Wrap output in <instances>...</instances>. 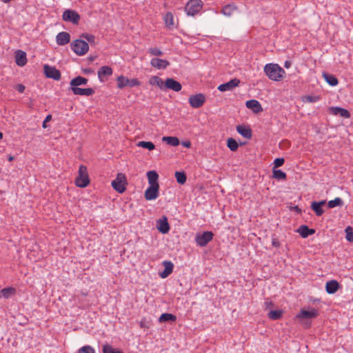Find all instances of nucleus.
<instances>
[{"mask_svg": "<svg viewBox=\"0 0 353 353\" xmlns=\"http://www.w3.org/2000/svg\"><path fill=\"white\" fill-rule=\"evenodd\" d=\"M264 72L270 79L279 81L283 78L285 70L276 63H268L264 67Z\"/></svg>", "mask_w": 353, "mask_h": 353, "instance_id": "nucleus-1", "label": "nucleus"}, {"mask_svg": "<svg viewBox=\"0 0 353 353\" xmlns=\"http://www.w3.org/2000/svg\"><path fill=\"white\" fill-rule=\"evenodd\" d=\"M148 183L149 187L145 191V198L148 201L156 199L159 194L158 178H148Z\"/></svg>", "mask_w": 353, "mask_h": 353, "instance_id": "nucleus-2", "label": "nucleus"}, {"mask_svg": "<svg viewBox=\"0 0 353 353\" xmlns=\"http://www.w3.org/2000/svg\"><path fill=\"white\" fill-rule=\"evenodd\" d=\"M70 46L73 52L79 56L85 54L89 50L88 43L81 39H76L72 41Z\"/></svg>", "mask_w": 353, "mask_h": 353, "instance_id": "nucleus-3", "label": "nucleus"}, {"mask_svg": "<svg viewBox=\"0 0 353 353\" xmlns=\"http://www.w3.org/2000/svg\"><path fill=\"white\" fill-rule=\"evenodd\" d=\"M201 0H190L185 6V12L189 16H195L202 8Z\"/></svg>", "mask_w": 353, "mask_h": 353, "instance_id": "nucleus-4", "label": "nucleus"}, {"mask_svg": "<svg viewBox=\"0 0 353 353\" xmlns=\"http://www.w3.org/2000/svg\"><path fill=\"white\" fill-rule=\"evenodd\" d=\"M213 236L214 234L212 232L206 231L201 234H197L195 237V241L200 247H204L212 240Z\"/></svg>", "mask_w": 353, "mask_h": 353, "instance_id": "nucleus-5", "label": "nucleus"}, {"mask_svg": "<svg viewBox=\"0 0 353 353\" xmlns=\"http://www.w3.org/2000/svg\"><path fill=\"white\" fill-rule=\"evenodd\" d=\"M117 87L120 89H122L126 86H129L130 88L138 86L140 85V82L137 79H129L124 76H119L117 79Z\"/></svg>", "mask_w": 353, "mask_h": 353, "instance_id": "nucleus-6", "label": "nucleus"}, {"mask_svg": "<svg viewBox=\"0 0 353 353\" xmlns=\"http://www.w3.org/2000/svg\"><path fill=\"white\" fill-rule=\"evenodd\" d=\"M62 19L66 22H70L73 24L77 25L81 17L77 11L68 9L63 12Z\"/></svg>", "mask_w": 353, "mask_h": 353, "instance_id": "nucleus-7", "label": "nucleus"}, {"mask_svg": "<svg viewBox=\"0 0 353 353\" xmlns=\"http://www.w3.org/2000/svg\"><path fill=\"white\" fill-rule=\"evenodd\" d=\"M205 101V96L202 93L192 95L189 98V103L194 108H199L203 106Z\"/></svg>", "mask_w": 353, "mask_h": 353, "instance_id": "nucleus-8", "label": "nucleus"}, {"mask_svg": "<svg viewBox=\"0 0 353 353\" xmlns=\"http://www.w3.org/2000/svg\"><path fill=\"white\" fill-rule=\"evenodd\" d=\"M128 184L126 178H115L111 183L114 190L119 193H123Z\"/></svg>", "mask_w": 353, "mask_h": 353, "instance_id": "nucleus-9", "label": "nucleus"}, {"mask_svg": "<svg viewBox=\"0 0 353 353\" xmlns=\"http://www.w3.org/2000/svg\"><path fill=\"white\" fill-rule=\"evenodd\" d=\"M43 71L46 77L48 78L57 81L61 79V72L55 67L46 64L43 66Z\"/></svg>", "mask_w": 353, "mask_h": 353, "instance_id": "nucleus-10", "label": "nucleus"}, {"mask_svg": "<svg viewBox=\"0 0 353 353\" xmlns=\"http://www.w3.org/2000/svg\"><path fill=\"white\" fill-rule=\"evenodd\" d=\"M239 83L240 80L234 78L227 83L219 85L217 89L221 92L231 91L236 87L239 86Z\"/></svg>", "mask_w": 353, "mask_h": 353, "instance_id": "nucleus-11", "label": "nucleus"}, {"mask_svg": "<svg viewBox=\"0 0 353 353\" xmlns=\"http://www.w3.org/2000/svg\"><path fill=\"white\" fill-rule=\"evenodd\" d=\"M181 88V84L172 78H168L164 82V90L169 89L174 92H179Z\"/></svg>", "mask_w": 353, "mask_h": 353, "instance_id": "nucleus-12", "label": "nucleus"}, {"mask_svg": "<svg viewBox=\"0 0 353 353\" xmlns=\"http://www.w3.org/2000/svg\"><path fill=\"white\" fill-rule=\"evenodd\" d=\"M319 315V310L314 308H310L309 310H301L299 314H296V318L301 319H312L316 318Z\"/></svg>", "mask_w": 353, "mask_h": 353, "instance_id": "nucleus-13", "label": "nucleus"}, {"mask_svg": "<svg viewBox=\"0 0 353 353\" xmlns=\"http://www.w3.org/2000/svg\"><path fill=\"white\" fill-rule=\"evenodd\" d=\"M245 105L248 108L252 110L254 113H259L263 111L261 103L255 99L247 101Z\"/></svg>", "mask_w": 353, "mask_h": 353, "instance_id": "nucleus-14", "label": "nucleus"}, {"mask_svg": "<svg viewBox=\"0 0 353 353\" xmlns=\"http://www.w3.org/2000/svg\"><path fill=\"white\" fill-rule=\"evenodd\" d=\"M70 41V35L67 32H61L56 37L57 43L59 46H64Z\"/></svg>", "mask_w": 353, "mask_h": 353, "instance_id": "nucleus-15", "label": "nucleus"}, {"mask_svg": "<svg viewBox=\"0 0 353 353\" xmlns=\"http://www.w3.org/2000/svg\"><path fill=\"white\" fill-rule=\"evenodd\" d=\"M157 229L162 234H167L170 231V225L165 216L157 221Z\"/></svg>", "mask_w": 353, "mask_h": 353, "instance_id": "nucleus-16", "label": "nucleus"}, {"mask_svg": "<svg viewBox=\"0 0 353 353\" xmlns=\"http://www.w3.org/2000/svg\"><path fill=\"white\" fill-rule=\"evenodd\" d=\"M330 112L334 115H339L343 118H350V112L346 109L340 107H331Z\"/></svg>", "mask_w": 353, "mask_h": 353, "instance_id": "nucleus-17", "label": "nucleus"}, {"mask_svg": "<svg viewBox=\"0 0 353 353\" xmlns=\"http://www.w3.org/2000/svg\"><path fill=\"white\" fill-rule=\"evenodd\" d=\"M70 89L72 91L73 94L75 95L91 96L94 93V90L91 88H70Z\"/></svg>", "mask_w": 353, "mask_h": 353, "instance_id": "nucleus-18", "label": "nucleus"}, {"mask_svg": "<svg viewBox=\"0 0 353 353\" xmlns=\"http://www.w3.org/2000/svg\"><path fill=\"white\" fill-rule=\"evenodd\" d=\"M164 266V270L161 272L159 275L162 279L168 277L173 271L174 265L170 261H164L163 262Z\"/></svg>", "mask_w": 353, "mask_h": 353, "instance_id": "nucleus-19", "label": "nucleus"}, {"mask_svg": "<svg viewBox=\"0 0 353 353\" xmlns=\"http://www.w3.org/2000/svg\"><path fill=\"white\" fill-rule=\"evenodd\" d=\"M15 61L17 65L23 66L27 63L26 53L22 50H18L15 52Z\"/></svg>", "mask_w": 353, "mask_h": 353, "instance_id": "nucleus-20", "label": "nucleus"}, {"mask_svg": "<svg viewBox=\"0 0 353 353\" xmlns=\"http://www.w3.org/2000/svg\"><path fill=\"white\" fill-rule=\"evenodd\" d=\"M150 63L152 66L157 69H165L170 65L168 61L158 58L152 59Z\"/></svg>", "mask_w": 353, "mask_h": 353, "instance_id": "nucleus-21", "label": "nucleus"}, {"mask_svg": "<svg viewBox=\"0 0 353 353\" xmlns=\"http://www.w3.org/2000/svg\"><path fill=\"white\" fill-rule=\"evenodd\" d=\"M297 232L301 237L307 238L310 235L314 234L315 233V230L309 228L308 226L305 225H302L298 228Z\"/></svg>", "mask_w": 353, "mask_h": 353, "instance_id": "nucleus-22", "label": "nucleus"}, {"mask_svg": "<svg viewBox=\"0 0 353 353\" xmlns=\"http://www.w3.org/2000/svg\"><path fill=\"white\" fill-rule=\"evenodd\" d=\"M88 79L81 76H78L70 81V88H79V85H85L88 83Z\"/></svg>", "mask_w": 353, "mask_h": 353, "instance_id": "nucleus-23", "label": "nucleus"}, {"mask_svg": "<svg viewBox=\"0 0 353 353\" xmlns=\"http://www.w3.org/2000/svg\"><path fill=\"white\" fill-rule=\"evenodd\" d=\"M236 131L245 139H250L252 137V130L249 127L238 125L236 126Z\"/></svg>", "mask_w": 353, "mask_h": 353, "instance_id": "nucleus-24", "label": "nucleus"}, {"mask_svg": "<svg viewBox=\"0 0 353 353\" xmlns=\"http://www.w3.org/2000/svg\"><path fill=\"white\" fill-rule=\"evenodd\" d=\"M339 288V283L335 280H331L326 283L325 290L328 294L335 293Z\"/></svg>", "mask_w": 353, "mask_h": 353, "instance_id": "nucleus-25", "label": "nucleus"}, {"mask_svg": "<svg viewBox=\"0 0 353 353\" xmlns=\"http://www.w3.org/2000/svg\"><path fill=\"white\" fill-rule=\"evenodd\" d=\"M325 204V201L319 202L313 201L311 204V208L314 210L317 216H321L323 214V210L322 207Z\"/></svg>", "mask_w": 353, "mask_h": 353, "instance_id": "nucleus-26", "label": "nucleus"}, {"mask_svg": "<svg viewBox=\"0 0 353 353\" xmlns=\"http://www.w3.org/2000/svg\"><path fill=\"white\" fill-rule=\"evenodd\" d=\"M98 77L101 81H103V77L110 76L112 74V69L109 66H102L98 70Z\"/></svg>", "mask_w": 353, "mask_h": 353, "instance_id": "nucleus-27", "label": "nucleus"}, {"mask_svg": "<svg viewBox=\"0 0 353 353\" xmlns=\"http://www.w3.org/2000/svg\"><path fill=\"white\" fill-rule=\"evenodd\" d=\"M16 293V289L12 287L5 288L0 291V298L3 297L8 299L10 296Z\"/></svg>", "mask_w": 353, "mask_h": 353, "instance_id": "nucleus-28", "label": "nucleus"}, {"mask_svg": "<svg viewBox=\"0 0 353 353\" xmlns=\"http://www.w3.org/2000/svg\"><path fill=\"white\" fill-rule=\"evenodd\" d=\"M323 77H324L325 81L332 86H335L339 83L337 78L331 74L323 72Z\"/></svg>", "mask_w": 353, "mask_h": 353, "instance_id": "nucleus-29", "label": "nucleus"}, {"mask_svg": "<svg viewBox=\"0 0 353 353\" xmlns=\"http://www.w3.org/2000/svg\"><path fill=\"white\" fill-rule=\"evenodd\" d=\"M176 320V317L175 315L170 313H163L159 318V321L160 323L164 322H174Z\"/></svg>", "mask_w": 353, "mask_h": 353, "instance_id": "nucleus-30", "label": "nucleus"}, {"mask_svg": "<svg viewBox=\"0 0 353 353\" xmlns=\"http://www.w3.org/2000/svg\"><path fill=\"white\" fill-rule=\"evenodd\" d=\"M150 84L157 85L161 90H164V82L157 76H153L149 81Z\"/></svg>", "mask_w": 353, "mask_h": 353, "instance_id": "nucleus-31", "label": "nucleus"}, {"mask_svg": "<svg viewBox=\"0 0 353 353\" xmlns=\"http://www.w3.org/2000/svg\"><path fill=\"white\" fill-rule=\"evenodd\" d=\"M90 183V178H75L74 179V184L79 188H85Z\"/></svg>", "mask_w": 353, "mask_h": 353, "instance_id": "nucleus-32", "label": "nucleus"}, {"mask_svg": "<svg viewBox=\"0 0 353 353\" xmlns=\"http://www.w3.org/2000/svg\"><path fill=\"white\" fill-rule=\"evenodd\" d=\"M162 141L172 146H177L179 145V139L176 137H163Z\"/></svg>", "mask_w": 353, "mask_h": 353, "instance_id": "nucleus-33", "label": "nucleus"}, {"mask_svg": "<svg viewBox=\"0 0 353 353\" xmlns=\"http://www.w3.org/2000/svg\"><path fill=\"white\" fill-rule=\"evenodd\" d=\"M236 10V7L234 4H228L222 8L221 12L228 17H230L232 15L234 11Z\"/></svg>", "mask_w": 353, "mask_h": 353, "instance_id": "nucleus-34", "label": "nucleus"}, {"mask_svg": "<svg viewBox=\"0 0 353 353\" xmlns=\"http://www.w3.org/2000/svg\"><path fill=\"white\" fill-rule=\"evenodd\" d=\"M283 316V311L279 310H270L268 314V316L271 320H279Z\"/></svg>", "mask_w": 353, "mask_h": 353, "instance_id": "nucleus-35", "label": "nucleus"}, {"mask_svg": "<svg viewBox=\"0 0 353 353\" xmlns=\"http://www.w3.org/2000/svg\"><path fill=\"white\" fill-rule=\"evenodd\" d=\"M137 145L138 147L148 149V150H152L155 149V145L151 141H139L137 143Z\"/></svg>", "mask_w": 353, "mask_h": 353, "instance_id": "nucleus-36", "label": "nucleus"}, {"mask_svg": "<svg viewBox=\"0 0 353 353\" xmlns=\"http://www.w3.org/2000/svg\"><path fill=\"white\" fill-rule=\"evenodd\" d=\"M103 353H123V351L114 348L112 345L109 344H105L103 345Z\"/></svg>", "mask_w": 353, "mask_h": 353, "instance_id": "nucleus-37", "label": "nucleus"}, {"mask_svg": "<svg viewBox=\"0 0 353 353\" xmlns=\"http://www.w3.org/2000/svg\"><path fill=\"white\" fill-rule=\"evenodd\" d=\"M227 146L231 151L234 152L237 150L239 144L234 139L229 138L227 141Z\"/></svg>", "mask_w": 353, "mask_h": 353, "instance_id": "nucleus-38", "label": "nucleus"}, {"mask_svg": "<svg viewBox=\"0 0 353 353\" xmlns=\"http://www.w3.org/2000/svg\"><path fill=\"white\" fill-rule=\"evenodd\" d=\"M342 205L343 201L339 197H336L334 200H331L327 203V205L330 208H334L336 206H341Z\"/></svg>", "mask_w": 353, "mask_h": 353, "instance_id": "nucleus-39", "label": "nucleus"}, {"mask_svg": "<svg viewBox=\"0 0 353 353\" xmlns=\"http://www.w3.org/2000/svg\"><path fill=\"white\" fill-rule=\"evenodd\" d=\"M164 21L168 27L172 26L174 25L173 15L171 12H168L164 17Z\"/></svg>", "mask_w": 353, "mask_h": 353, "instance_id": "nucleus-40", "label": "nucleus"}, {"mask_svg": "<svg viewBox=\"0 0 353 353\" xmlns=\"http://www.w3.org/2000/svg\"><path fill=\"white\" fill-rule=\"evenodd\" d=\"M81 39H85L88 42H89L90 44H94L95 43V37L92 34H90L88 33H83L80 37Z\"/></svg>", "mask_w": 353, "mask_h": 353, "instance_id": "nucleus-41", "label": "nucleus"}, {"mask_svg": "<svg viewBox=\"0 0 353 353\" xmlns=\"http://www.w3.org/2000/svg\"><path fill=\"white\" fill-rule=\"evenodd\" d=\"M346 239L350 242H353V228L348 226L345 229Z\"/></svg>", "mask_w": 353, "mask_h": 353, "instance_id": "nucleus-42", "label": "nucleus"}, {"mask_svg": "<svg viewBox=\"0 0 353 353\" xmlns=\"http://www.w3.org/2000/svg\"><path fill=\"white\" fill-rule=\"evenodd\" d=\"M78 353H95V351L91 346L85 345L79 350Z\"/></svg>", "mask_w": 353, "mask_h": 353, "instance_id": "nucleus-43", "label": "nucleus"}, {"mask_svg": "<svg viewBox=\"0 0 353 353\" xmlns=\"http://www.w3.org/2000/svg\"><path fill=\"white\" fill-rule=\"evenodd\" d=\"M78 173V176H88L87 168L83 165L79 166Z\"/></svg>", "mask_w": 353, "mask_h": 353, "instance_id": "nucleus-44", "label": "nucleus"}, {"mask_svg": "<svg viewBox=\"0 0 353 353\" xmlns=\"http://www.w3.org/2000/svg\"><path fill=\"white\" fill-rule=\"evenodd\" d=\"M149 52L154 56H161L163 54L162 51L158 48H150Z\"/></svg>", "mask_w": 353, "mask_h": 353, "instance_id": "nucleus-45", "label": "nucleus"}, {"mask_svg": "<svg viewBox=\"0 0 353 353\" xmlns=\"http://www.w3.org/2000/svg\"><path fill=\"white\" fill-rule=\"evenodd\" d=\"M276 168H273V173L271 176H286L285 172L281 170H276Z\"/></svg>", "mask_w": 353, "mask_h": 353, "instance_id": "nucleus-46", "label": "nucleus"}, {"mask_svg": "<svg viewBox=\"0 0 353 353\" xmlns=\"http://www.w3.org/2000/svg\"><path fill=\"white\" fill-rule=\"evenodd\" d=\"M284 161H285V160L283 158H276L274 161V168H279V167L283 165L284 163Z\"/></svg>", "mask_w": 353, "mask_h": 353, "instance_id": "nucleus-47", "label": "nucleus"}, {"mask_svg": "<svg viewBox=\"0 0 353 353\" xmlns=\"http://www.w3.org/2000/svg\"><path fill=\"white\" fill-rule=\"evenodd\" d=\"M51 119H52V115L51 114H48L46 116L45 120L43 121V123H42V127L43 128H47L46 123L49 122L50 121H51Z\"/></svg>", "mask_w": 353, "mask_h": 353, "instance_id": "nucleus-48", "label": "nucleus"}, {"mask_svg": "<svg viewBox=\"0 0 353 353\" xmlns=\"http://www.w3.org/2000/svg\"><path fill=\"white\" fill-rule=\"evenodd\" d=\"M25 89H26L25 86L22 84H17L16 85V90L20 93H23L24 92Z\"/></svg>", "mask_w": 353, "mask_h": 353, "instance_id": "nucleus-49", "label": "nucleus"}, {"mask_svg": "<svg viewBox=\"0 0 353 353\" xmlns=\"http://www.w3.org/2000/svg\"><path fill=\"white\" fill-rule=\"evenodd\" d=\"M146 176H159V174L155 170H150L146 173Z\"/></svg>", "mask_w": 353, "mask_h": 353, "instance_id": "nucleus-50", "label": "nucleus"}, {"mask_svg": "<svg viewBox=\"0 0 353 353\" xmlns=\"http://www.w3.org/2000/svg\"><path fill=\"white\" fill-rule=\"evenodd\" d=\"M272 245L273 247H275V248H279L281 245L280 242L276 238H272Z\"/></svg>", "mask_w": 353, "mask_h": 353, "instance_id": "nucleus-51", "label": "nucleus"}, {"mask_svg": "<svg viewBox=\"0 0 353 353\" xmlns=\"http://www.w3.org/2000/svg\"><path fill=\"white\" fill-rule=\"evenodd\" d=\"M174 176H186V172L183 170L176 171Z\"/></svg>", "mask_w": 353, "mask_h": 353, "instance_id": "nucleus-52", "label": "nucleus"}, {"mask_svg": "<svg viewBox=\"0 0 353 353\" xmlns=\"http://www.w3.org/2000/svg\"><path fill=\"white\" fill-rule=\"evenodd\" d=\"M306 98H307V101L311 102V103L316 102L319 99L318 97H313V96H307Z\"/></svg>", "mask_w": 353, "mask_h": 353, "instance_id": "nucleus-53", "label": "nucleus"}, {"mask_svg": "<svg viewBox=\"0 0 353 353\" xmlns=\"http://www.w3.org/2000/svg\"><path fill=\"white\" fill-rule=\"evenodd\" d=\"M186 179L187 178H176L177 182L181 185L184 184L186 182Z\"/></svg>", "mask_w": 353, "mask_h": 353, "instance_id": "nucleus-54", "label": "nucleus"}, {"mask_svg": "<svg viewBox=\"0 0 353 353\" xmlns=\"http://www.w3.org/2000/svg\"><path fill=\"white\" fill-rule=\"evenodd\" d=\"M292 65V63L290 61H285L284 63V67L286 68H289Z\"/></svg>", "mask_w": 353, "mask_h": 353, "instance_id": "nucleus-55", "label": "nucleus"}, {"mask_svg": "<svg viewBox=\"0 0 353 353\" xmlns=\"http://www.w3.org/2000/svg\"><path fill=\"white\" fill-rule=\"evenodd\" d=\"M265 304L266 305V309H267L268 307H270V306H272V305H273V303H272V302H271V301H266V302L265 303Z\"/></svg>", "mask_w": 353, "mask_h": 353, "instance_id": "nucleus-56", "label": "nucleus"}, {"mask_svg": "<svg viewBox=\"0 0 353 353\" xmlns=\"http://www.w3.org/2000/svg\"><path fill=\"white\" fill-rule=\"evenodd\" d=\"M183 145L186 147V148H189L190 146V141H186V142H183Z\"/></svg>", "mask_w": 353, "mask_h": 353, "instance_id": "nucleus-57", "label": "nucleus"}, {"mask_svg": "<svg viewBox=\"0 0 353 353\" xmlns=\"http://www.w3.org/2000/svg\"><path fill=\"white\" fill-rule=\"evenodd\" d=\"M294 210L299 212V213H301V210L298 207V206H295L294 208Z\"/></svg>", "mask_w": 353, "mask_h": 353, "instance_id": "nucleus-58", "label": "nucleus"}, {"mask_svg": "<svg viewBox=\"0 0 353 353\" xmlns=\"http://www.w3.org/2000/svg\"><path fill=\"white\" fill-rule=\"evenodd\" d=\"M117 176H118V177H120V176H125V175H124V174H122V173H121V172H119V173H117Z\"/></svg>", "mask_w": 353, "mask_h": 353, "instance_id": "nucleus-59", "label": "nucleus"}, {"mask_svg": "<svg viewBox=\"0 0 353 353\" xmlns=\"http://www.w3.org/2000/svg\"><path fill=\"white\" fill-rule=\"evenodd\" d=\"M13 159H14V157H12V156H9V157H8V161H12Z\"/></svg>", "mask_w": 353, "mask_h": 353, "instance_id": "nucleus-60", "label": "nucleus"}, {"mask_svg": "<svg viewBox=\"0 0 353 353\" xmlns=\"http://www.w3.org/2000/svg\"><path fill=\"white\" fill-rule=\"evenodd\" d=\"M3 134L0 132V139H3Z\"/></svg>", "mask_w": 353, "mask_h": 353, "instance_id": "nucleus-61", "label": "nucleus"}]
</instances>
